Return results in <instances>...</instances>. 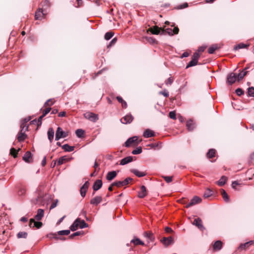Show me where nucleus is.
I'll return each mask as SVG.
<instances>
[{"instance_id": "obj_1", "label": "nucleus", "mask_w": 254, "mask_h": 254, "mask_svg": "<svg viewBox=\"0 0 254 254\" xmlns=\"http://www.w3.org/2000/svg\"><path fill=\"white\" fill-rule=\"evenodd\" d=\"M88 227V224L84 220H80L79 218H77L70 226V229L72 231L76 230L78 227L80 229L85 228Z\"/></svg>"}, {"instance_id": "obj_2", "label": "nucleus", "mask_w": 254, "mask_h": 254, "mask_svg": "<svg viewBox=\"0 0 254 254\" xmlns=\"http://www.w3.org/2000/svg\"><path fill=\"white\" fill-rule=\"evenodd\" d=\"M84 117L86 119L94 123L97 122L99 119L98 115L90 112L84 114Z\"/></svg>"}, {"instance_id": "obj_3", "label": "nucleus", "mask_w": 254, "mask_h": 254, "mask_svg": "<svg viewBox=\"0 0 254 254\" xmlns=\"http://www.w3.org/2000/svg\"><path fill=\"white\" fill-rule=\"evenodd\" d=\"M132 180V178L128 177L125 179L124 181H119L113 183L112 186H115L118 188H120L121 187L127 185L128 184L129 182Z\"/></svg>"}, {"instance_id": "obj_4", "label": "nucleus", "mask_w": 254, "mask_h": 254, "mask_svg": "<svg viewBox=\"0 0 254 254\" xmlns=\"http://www.w3.org/2000/svg\"><path fill=\"white\" fill-rule=\"evenodd\" d=\"M67 135V132H64L61 127H58L56 132L55 140H59L61 138H65Z\"/></svg>"}, {"instance_id": "obj_5", "label": "nucleus", "mask_w": 254, "mask_h": 254, "mask_svg": "<svg viewBox=\"0 0 254 254\" xmlns=\"http://www.w3.org/2000/svg\"><path fill=\"white\" fill-rule=\"evenodd\" d=\"M202 201V199L201 198L197 196H194L191 200L190 202L188 203L186 207L188 208L190 207H191L192 206H193L194 205H196L197 204H198L200 203Z\"/></svg>"}, {"instance_id": "obj_6", "label": "nucleus", "mask_w": 254, "mask_h": 254, "mask_svg": "<svg viewBox=\"0 0 254 254\" xmlns=\"http://www.w3.org/2000/svg\"><path fill=\"white\" fill-rule=\"evenodd\" d=\"M192 224L195 225L199 230L203 231L205 229V227L203 226L202 221L200 218H197L194 219L193 221L192 222Z\"/></svg>"}, {"instance_id": "obj_7", "label": "nucleus", "mask_w": 254, "mask_h": 254, "mask_svg": "<svg viewBox=\"0 0 254 254\" xmlns=\"http://www.w3.org/2000/svg\"><path fill=\"white\" fill-rule=\"evenodd\" d=\"M237 75L236 73L231 72L228 75L227 78V82L230 85H232L235 82L237 79Z\"/></svg>"}, {"instance_id": "obj_8", "label": "nucleus", "mask_w": 254, "mask_h": 254, "mask_svg": "<svg viewBox=\"0 0 254 254\" xmlns=\"http://www.w3.org/2000/svg\"><path fill=\"white\" fill-rule=\"evenodd\" d=\"M89 185V183L87 181L85 182V183L83 184V185L81 187L80 190V192L81 196L83 197H85L87 190L88 189Z\"/></svg>"}, {"instance_id": "obj_9", "label": "nucleus", "mask_w": 254, "mask_h": 254, "mask_svg": "<svg viewBox=\"0 0 254 254\" xmlns=\"http://www.w3.org/2000/svg\"><path fill=\"white\" fill-rule=\"evenodd\" d=\"M133 119V116L131 114H127L121 120V122L124 124H130Z\"/></svg>"}, {"instance_id": "obj_10", "label": "nucleus", "mask_w": 254, "mask_h": 254, "mask_svg": "<svg viewBox=\"0 0 254 254\" xmlns=\"http://www.w3.org/2000/svg\"><path fill=\"white\" fill-rule=\"evenodd\" d=\"M150 31L152 34L155 35H158L161 33V34H164V30L161 29V28H159L157 26H154L149 29Z\"/></svg>"}, {"instance_id": "obj_11", "label": "nucleus", "mask_w": 254, "mask_h": 254, "mask_svg": "<svg viewBox=\"0 0 254 254\" xmlns=\"http://www.w3.org/2000/svg\"><path fill=\"white\" fill-rule=\"evenodd\" d=\"M143 236L146 238L148 243L152 242L155 239L154 236L151 232H145Z\"/></svg>"}, {"instance_id": "obj_12", "label": "nucleus", "mask_w": 254, "mask_h": 254, "mask_svg": "<svg viewBox=\"0 0 254 254\" xmlns=\"http://www.w3.org/2000/svg\"><path fill=\"white\" fill-rule=\"evenodd\" d=\"M147 195V191L146 188L144 186H142L140 187V190L138 191V197L139 198H144Z\"/></svg>"}, {"instance_id": "obj_13", "label": "nucleus", "mask_w": 254, "mask_h": 254, "mask_svg": "<svg viewBox=\"0 0 254 254\" xmlns=\"http://www.w3.org/2000/svg\"><path fill=\"white\" fill-rule=\"evenodd\" d=\"M117 175V173L115 171L109 172L106 176V179L108 181H111L113 180Z\"/></svg>"}, {"instance_id": "obj_14", "label": "nucleus", "mask_w": 254, "mask_h": 254, "mask_svg": "<svg viewBox=\"0 0 254 254\" xmlns=\"http://www.w3.org/2000/svg\"><path fill=\"white\" fill-rule=\"evenodd\" d=\"M103 183L101 180H97L93 185V189L94 191L99 190L102 186Z\"/></svg>"}, {"instance_id": "obj_15", "label": "nucleus", "mask_w": 254, "mask_h": 254, "mask_svg": "<svg viewBox=\"0 0 254 254\" xmlns=\"http://www.w3.org/2000/svg\"><path fill=\"white\" fill-rule=\"evenodd\" d=\"M137 140V137L136 136H134L133 137L129 138L125 142V145L127 147H129L131 144L136 142Z\"/></svg>"}, {"instance_id": "obj_16", "label": "nucleus", "mask_w": 254, "mask_h": 254, "mask_svg": "<svg viewBox=\"0 0 254 254\" xmlns=\"http://www.w3.org/2000/svg\"><path fill=\"white\" fill-rule=\"evenodd\" d=\"M223 246V243L221 241H216L213 246V250L215 251H219L221 250Z\"/></svg>"}, {"instance_id": "obj_17", "label": "nucleus", "mask_w": 254, "mask_h": 254, "mask_svg": "<svg viewBox=\"0 0 254 254\" xmlns=\"http://www.w3.org/2000/svg\"><path fill=\"white\" fill-rule=\"evenodd\" d=\"M102 200V198L100 196H96L90 200V203L94 205H97Z\"/></svg>"}, {"instance_id": "obj_18", "label": "nucleus", "mask_w": 254, "mask_h": 254, "mask_svg": "<svg viewBox=\"0 0 254 254\" xmlns=\"http://www.w3.org/2000/svg\"><path fill=\"white\" fill-rule=\"evenodd\" d=\"M154 135V132L150 129H145L143 133V136L145 138H149Z\"/></svg>"}, {"instance_id": "obj_19", "label": "nucleus", "mask_w": 254, "mask_h": 254, "mask_svg": "<svg viewBox=\"0 0 254 254\" xmlns=\"http://www.w3.org/2000/svg\"><path fill=\"white\" fill-rule=\"evenodd\" d=\"M44 211L42 209H38L37 210V213L35 216V219L38 221H40L42 219L44 216Z\"/></svg>"}, {"instance_id": "obj_20", "label": "nucleus", "mask_w": 254, "mask_h": 254, "mask_svg": "<svg viewBox=\"0 0 254 254\" xmlns=\"http://www.w3.org/2000/svg\"><path fill=\"white\" fill-rule=\"evenodd\" d=\"M133 160V158L132 156H127L121 160L120 165H125L127 164L128 163L131 162Z\"/></svg>"}, {"instance_id": "obj_21", "label": "nucleus", "mask_w": 254, "mask_h": 254, "mask_svg": "<svg viewBox=\"0 0 254 254\" xmlns=\"http://www.w3.org/2000/svg\"><path fill=\"white\" fill-rule=\"evenodd\" d=\"M161 242L165 246H168L173 243V238L171 237H164L161 240Z\"/></svg>"}, {"instance_id": "obj_22", "label": "nucleus", "mask_w": 254, "mask_h": 254, "mask_svg": "<svg viewBox=\"0 0 254 254\" xmlns=\"http://www.w3.org/2000/svg\"><path fill=\"white\" fill-rule=\"evenodd\" d=\"M54 130L53 128H49L47 132L48 137L50 142L53 141L54 136Z\"/></svg>"}, {"instance_id": "obj_23", "label": "nucleus", "mask_w": 254, "mask_h": 254, "mask_svg": "<svg viewBox=\"0 0 254 254\" xmlns=\"http://www.w3.org/2000/svg\"><path fill=\"white\" fill-rule=\"evenodd\" d=\"M45 14L44 13L43 9L39 8L35 14V18L36 20L39 19L42 16H43Z\"/></svg>"}, {"instance_id": "obj_24", "label": "nucleus", "mask_w": 254, "mask_h": 254, "mask_svg": "<svg viewBox=\"0 0 254 254\" xmlns=\"http://www.w3.org/2000/svg\"><path fill=\"white\" fill-rule=\"evenodd\" d=\"M131 172L138 177H142L146 175V173L143 172H140L137 169H132Z\"/></svg>"}, {"instance_id": "obj_25", "label": "nucleus", "mask_w": 254, "mask_h": 254, "mask_svg": "<svg viewBox=\"0 0 254 254\" xmlns=\"http://www.w3.org/2000/svg\"><path fill=\"white\" fill-rule=\"evenodd\" d=\"M27 135L25 133V132L21 131L18 133L17 135V140L19 142L23 141L26 138Z\"/></svg>"}, {"instance_id": "obj_26", "label": "nucleus", "mask_w": 254, "mask_h": 254, "mask_svg": "<svg viewBox=\"0 0 254 254\" xmlns=\"http://www.w3.org/2000/svg\"><path fill=\"white\" fill-rule=\"evenodd\" d=\"M248 68V67H246L242 71L240 72L237 75V78L238 81L242 80L243 78V77L247 74L248 72L246 71V70Z\"/></svg>"}, {"instance_id": "obj_27", "label": "nucleus", "mask_w": 254, "mask_h": 254, "mask_svg": "<svg viewBox=\"0 0 254 254\" xmlns=\"http://www.w3.org/2000/svg\"><path fill=\"white\" fill-rule=\"evenodd\" d=\"M131 243H133L134 245H142L144 246V243L141 241L139 238H134L133 239L131 240L130 241Z\"/></svg>"}, {"instance_id": "obj_28", "label": "nucleus", "mask_w": 254, "mask_h": 254, "mask_svg": "<svg viewBox=\"0 0 254 254\" xmlns=\"http://www.w3.org/2000/svg\"><path fill=\"white\" fill-rule=\"evenodd\" d=\"M187 127L190 131L192 130L195 128V125L192 120H189L187 122Z\"/></svg>"}, {"instance_id": "obj_29", "label": "nucleus", "mask_w": 254, "mask_h": 254, "mask_svg": "<svg viewBox=\"0 0 254 254\" xmlns=\"http://www.w3.org/2000/svg\"><path fill=\"white\" fill-rule=\"evenodd\" d=\"M62 148L64 149L65 151L66 152H71L73 151L74 149V146H69L68 144H65L63 145L62 146Z\"/></svg>"}, {"instance_id": "obj_30", "label": "nucleus", "mask_w": 254, "mask_h": 254, "mask_svg": "<svg viewBox=\"0 0 254 254\" xmlns=\"http://www.w3.org/2000/svg\"><path fill=\"white\" fill-rule=\"evenodd\" d=\"M227 180V178L224 176L221 177L219 180L217 182V184L219 186H223L224 185Z\"/></svg>"}, {"instance_id": "obj_31", "label": "nucleus", "mask_w": 254, "mask_h": 254, "mask_svg": "<svg viewBox=\"0 0 254 254\" xmlns=\"http://www.w3.org/2000/svg\"><path fill=\"white\" fill-rule=\"evenodd\" d=\"M221 192L224 201L227 202H229L230 201V199L226 191L223 189H221Z\"/></svg>"}, {"instance_id": "obj_32", "label": "nucleus", "mask_w": 254, "mask_h": 254, "mask_svg": "<svg viewBox=\"0 0 254 254\" xmlns=\"http://www.w3.org/2000/svg\"><path fill=\"white\" fill-rule=\"evenodd\" d=\"M32 154L30 151H27L23 156V159L26 162H29V159L31 157Z\"/></svg>"}, {"instance_id": "obj_33", "label": "nucleus", "mask_w": 254, "mask_h": 254, "mask_svg": "<svg viewBox=\"0 0 254 254\" xmlns=\"http://www.w3.org/2000/svg\"><path fill=\"white\" fill-rule=\"evenodd\" d=\"M219 48V47L217 45H213L211 46H210L208 50V52L210 54H213L215 51Z\"/></svg>"}, {"instance_id": "obj_34", "label": "nucleus", "mask_w": 254, "mask_h": 254, "mask_svg": "<svg viewBox=\"0 0 254 254\" xmlns=\"http://www.w3.org/2000/svg\"><path fill=\"white\" fill-rule=\"evenodd\" d=\"M84 131L82 129H77L75 131V134L78 137H82L84 135Z\"/></svg>"}, {"instance_id": "obj_35", "label": "nucleus", "mask_w": 254, "mask_h": 254, "mask_svg": "<svg viewBox=\"0 0 254 254\" xmlns=\"http://www.w3.org/2000/svg\"><path fill=\"white\" fill-rule=\"evenodd\" d=\"M215 154V150L214 149H211L207 153V156L209 158H212L214 157Z\"/></svg>"}, {"instance_id": "obj_36", "label": "nucleus", "mask_w": 254, "mask_h": 254, "mask_svg": "<svg viewBox=\"0 0 254 254\" xmlns=\"http://www.w3.org/2000/svg\"><path fill=\"white\" fill-rule=\"evenodd\" d=\"M212 195V191L208 189H207L203 194V196L205 198H208Z\"/></svg>"}, {"instance_id": "obj_37", "label": "nucleus", "mask_w": 254, "mask_h": 254, "mask_svg": "<svg viewBox=\"0 0 254 254\" xmlns=\"http://www.w3.org/2000/svg\"><path fill=\"white\" fill-rule=\"evenodd\" d=\"M18 238H26L27 233L25 232H20L17 235Z\"/></svg>"}, {"instance_id": "obj_38", "label": "nucleus", "mask_w": 254, "mask_h": 254, "mask_svg": "<svg viewBox=\"0 0 254 254\" xmlns=\"http://www.w3.org/2000/svg\"><path fill=\"white\" fill-rule=\"evenodd\" d=\"M197 64V62L195 61L194 60H192L191 59V60L189 63V64H187L186 66V68H188L189 67L195 66Z\"/></svg>"}, {"instance_id": "obj_39", "label": "nucleus", "mask_w": 254, "mask_h": 254, "mask_svg": "<svg viewBox=\"0 0 254 254\" xmlns=\"http://www.w3.org/2000/svg\"><path fill=\"white\" fill-rule=\"evenodd\" d=\"M114 33L112 32H107L105 35V39L106 40H110L113 36Z\"/></svg>"}, {"instance_id": "obj_40", "label": "nucleus", "mask_w": 254, "mask_h": 254, "mask_svg": "<svg viewBox=\"0 0 254 254\" xmlns=\"http://www.w3.org/2000/svg\"><path fill=\"white\" fill-rule=\"evenodd\" d=\"M248 94L250 97H254V87H251L248 89Z\"/></svg>"}, {"instance_id": "obj_41", "label": "nucleus", "mask_w": 254, "mask_h": 254, "mask_svg": "<svg viewBox=\"0 0 254 254\" xmlns=\"http://www.w3.org/2000/svg\"><path fill=\"white\" fill-rule=\"evenodd\" d=\"M142 152V148L140 146L137 147L136 149H134L132 151V154L134 155L139 154Z\"/></svg>"}, {"instance_id": "obj_42", "label": "nucleus", "mask_w": 254, "mask_h": 254, "mask_svg": "<svg viewBox=\"0 0 254 254\" xmlns=\"http://www.w3.org/2000/svg\"><path fill=\"white\" fill-rule=\"evenodd\" d=\"M28 126L25 124V123H22L21 124L20 128H21V131L25 132L28 129Z\"/></svg>"}, {"instance_id": "obj_43", "label": "nucleus", "mask_w": 254, "mask_h": 254, "mask_svg": "<svg viewBox=\"0 0 254 254\" xmlns=\"http://www.w3.org/2000/svg\"><path fill=\"white\" fill-rule=\"evenodd\" d=\"M69 233L70 230H61L58 232V234L60 235H68Z\"/></svg>"}, {"instance_id": "obj_44", "label": "nucleus", "mask_w": 254, "mask_h": 254, "mask_svg": "<svg viewBox=\"0 0 254 254\" xmlns=\"http://www.w3.org/2000/svg\"><path fill=\"white\" fill-rule=\"evenodd\" d=\"M248 46H249V45H248L245 44L244 43H240V44H238V45L236 46V47H235V49H240L246 48H247Z\"/></svg>"}, {"instance_id": "obj_45", "label": "nucleus", "mask_w": 254, "mask_h": 254, "mask_svg": "<svg viewBox=\"0 0 254 254\" xmlns=\"http://www.w3.org/2000/svg\"><path fill=\"white\" fill-rule=\"evenodd\" d=\"M254 243V241H250L248 242H247L244 244H241L240 245V246H239V248L240 249H243L245 247H246L247 246H248L249 244L250 245H252Z\"/></svg>"}, {"instance_id": "obj_46", "label": "nucleus", "mask_w": 254, "mask_h": 254, "mask_svg": "<svg viewBox=\"0 0 254 254\" xmlns=\"http://www.w3.org/2000/svg\"><path fill=\"white\" fill-rule=\"evenodd\" d=\"M26 189L24 187H22L18 190V194L19 195H23L26 193Z\"/></svg>"}, {"instance_id": "obj_47", "label": "nucleus", "mask_w": 254, "mask_h": 254, "mask_svg": "<svg viewBox=\"0 0 254 254\" xmlns=\"http://www.w3.org/2000/svg\"><path fill=\"white\" fill-rule=\"evenodd\" d=\"M199 57H200L199 54L197 52H195L194 53H193V54L191 57V59L192 60H195L197 62H198V60Z\"/></svg>"}, {"instance_id": "obj_48", "label": "nucleus", "mask_w": 254, "mask_h": 254, "mask_svg": "<svg viewBox=\"0 0 254 254\" xmlns=\"http://www.w3.org/2000/svg\"><path fill=\"white\" fill-rule=\"evenodd\" d=\"M235 92L237 94V95L239 96H241L242 95H243L244 93V91L241 88H237Z\"/></svg>"}, {"instance_id": "obj_49", "label": "nucleus", "mask_w": 254, "mask_h": 254, "mask_svg": "<svg viewBox=\"0 0 254 254\" xmlns=\"http://www.w3.org/2000/svg\"><path fill=\"white\" fill-rule=\"evenodd\" d=\"M10 154L14 157L15 158L16 157V154L17 153L18 151H17L14 148H11L10 149Z\"/></svg>"}, {"instance_id": "obj_50", "label": "nucleus", "mask_w": 254, "mask_h": 254, "mask_svg": "<svg viewBox=\"0 0 254 254\" xmlns=\"http://www.w3.org/2000/svg\"><path fill=\"white\" fill-rule=\"evenodd\" d=\"M163 178L167 183H169L172 181V176H163Z\"/></svg>"}, {"instance_id": "obj_51", "label": "nucleus", "mask_w": 254, "mask_h": 254, "mask_svg": "<svg viewBox=\"0 0 254 254\" xmlns=\"http://www.w3.org/2000/svg\"><path fill=\"white\" fill-rule=\"evenodd\" d=\"M65 156H63V157H60L57 162L58 165L60 166V165H61L62 164H63L64 163V161L65 160Z\"/></svg>"}, {"instance_id": "obj_52", "label": "nucleus", "mask_w": 254, "mask_h": 254, "mask_svg": "<svg viewBox=\"0 0 254 254\" xmlns=\"http://www.w3.org/2000/svg\"><path fill=\"white\" fill-rule=\"evenodd\" d=\"M169 117L172 119L175 120L176 119V113L175 111H171L169 113Z\"/></svg>"}, {"instance_id": "obj_53", "label": "nucleus", "mask_w": 254, "mask_h": 254, "mask_svg": "<svg viewBox=\"0 0 254 254\" xmlns=\"http://www.w3.org/2000/svg\"><path fill=\"white\" fill-rule=\"evenodd\" d=\"M51 110V108H47L46 109L44 110V111L43 112V114H42L43 117L46 116V115L47 114H48L50 112Z\"/></svg>"}, {"instance_id": "obj_54", "label": "nucleus", "mask_w": 254, "mask_h": 254, "mask_svg": "<svg viewBox=\"0 0 254 254\" xmlns=\"http://www.w3.org/2000/svg\"><path fill=\"white\" fill-rule=\"evenodd\" d=\"M173 82V79L171 77H170L167 79L165 83L167 85H171L172 84Z\"/></svg>"}, {"instance_id": "obj_55", "label": "nucleus", "mask_w": 254, "mask_h": 254, "mask_svg": "<svg viewBox=\"0 0 254 254\" xmlns=\"http://www.w3.org/2000/svg\"><path fill=\"white\" fill-rule=\"evenodd\" d=\"M42 225V223L41 222H35L34 225L32 226L33 227H36L37 228H40Z\"/></svg>"}, {"instance_id": "obj_56", "label": "nucleus", "mask_w": 254, "mask_h": 254, "mask_svg": "<svg viewBox=\"0 0 254 254\" xmlns=\"http://www.w3.org/2000/svg\"><path fill=\"white\" fill-rule=\"evenodd\" d=\"M44 117H43L42 115L39 117V118L38 119V120H37V126H39L41 125V124H42V119H43V118Z\"/></svg>"}, {"instance_id": "obj_57", "label": "nucleus", "mask_w": 254, "mask_h": 254, "mask_svg": "<svg viewBox=\"0 0 254 254\" xmlns=\"http://www.w3.org/2000/svg\"><path fill=\"white\" fill-rule=\"evenodd\" d=\"M164 30V32H166L168 35H173V29L171 28H167L165 30Z\"/></svg>"}, {"instance_id": "obj_58", "label": "nucleus", "mask_w": 254, "mask_h": 254, "mask_svg": "<svg viewBox=\"0 0 254 254\" xmlns=\"http://www.w3.org/2000/svg\"><path fill=\"white\" fill-rule=\"evenodd\" d=\"M80 234V232H76L72 234L71 235H70L69 237L70 238H73L74 237H75V236H79Z\"/></svg>"}, {"instance_id": "obj_59", "label": "nucleus", "mask_w": 254, "mask_h": 254, "mask_svg": "<svg viewBox=\"0 0 254 254\" xmlns=\"http://www.w3.org/2000/svg\"><path fill=\"white\" fill-rule=\"evenodd\" d=\"M117 41V38H113L110 42L109 45H108V47L111 46L112 45L115 44L116 43Z\"/></svg>"}, {"instance_id": "obj_60", "label": "nucleus", "mask_w": 254, "mask_h": 254, "mask_svg": "<svg viewBox=\"0 0 254 254\" xmlns=\"http://www.w3.org/2000/svg\"><path fill=\"white\" fill-rule=\"evenodd\" d=\"M57 202H58V200H57V201L56 202H53L50 206V209H52L54 208L55 207H56L57 205Z\"/></svg>"}, {"instance_id": "obj_61", "label": "nucleus", "mask_w": 254, "mask_h": 254, "mask_svg": "<svg viewBox=\"0 0 254 254\" xmlns=\"http://www.w3.org/2000/svg\"><path fill=\"white\" fill-rule=\"evenodd\" d=\"M188 4L187 3H184L183 4L179 5L178 7V8L182 9V8H186L188 7Z\"/></svg>"}, {"instance_id": "obj_62", "label": "nucleus", "mask_w": 254, "mask_h": 254, "mask_svg": "<svg viewBox=\"0 0 254 254\" xmlns=\"http://www.w3.org/2000/svg\"><path fill=\"white\" fill-rule=\"evenodd\" d=\"M179 31V29L178 27H174V29H173V35L178 34Z\"/></svg>"}, {"instance_id": "obj_63", "label": "nucleus", "mask_w": 254, "mask_h": 254, "mask_svg": "<svg viewBox=\"0 0 254 254\" xmlns=\"http://www.w3.org/2000/svg\"><path fill=\"white\" fill-rule=\"evenodd\" d=\"M47 237L50 239L57 238V236L54 234H49L47 235Z\"/></svg>"}, {"instance_id": "obj_64", "label": "nucleus", "mask_w": 254, "mask_h": 254, "mask_svg": "<svg viewBox=\"0 0 254 254\" xmlns=\"http://www.w3.org/2000/svg\"><path fill=\"white\" fill-rule=\"evenodd\" d=\"M161 93L166 97H168L169 96V92L167 91H164L161 92Z\"/></svg>"}]
</instances>
